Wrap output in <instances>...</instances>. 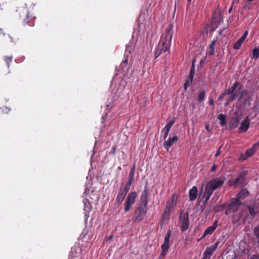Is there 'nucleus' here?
Returning a JSON list of instances; mask_svg holds the SVG:
<instances>
[{
  "label": "nucleus",
  "mask_w": 259,
  "mask_h": 259,
  "mask_svg": "<svg viewBox=\"0 0 259 259\" xmlns=\"http://www.w3.org/2000/svg\"><path fill=\"white\" fill-rule=\"evenodd\" d=\"M131 46V43H129V44L126 45V50L128 51L130 53H131L133 51V48H130Z\"/></svg>",
  "instance_id": "nucleus-34"
},
{
  "label": "nucleus",
  "mask_w": 259,
  "mask_h": 259,
  "mask_svg": "<svg viewBox=\"0 0 259 259\" xmlns=\"http://www.w3.org/2000/svg\"><path fill=\"white\" fill-rule=\"evenodd\" d=\"M239 0H236V3H239Z\"/></svg>",
  "instance_id": "nucleus-53"
},
{
  "label": "nucleus",
  "mask_w": 259,
  "mask_h": 259,
  "mask_svg": "<svg viewBox=\"0 0 259 259\" xmlns=\"http://www.w3.org/2000/svg\"><path fill=\"white\" fill-rule=\"evenodd\" d=\"M148 189H147V186H146L145 187L144 190L143 191V192L141 194L140 202L138 203V205L147 207V204L148 202Z\"/></svg>",
  "instance_id": "nucleus-10"
},
{
  "label": "nucleus",
  "mask_w": 259,
  "mask_h": 259,
  "mask_svg": "<svg viewBox=\"0 0 259 259\" xmlns=\"http://www.w3.org/2000/svg\"><path fill=\"white\" fill-rule=\"evenodd\" d=\"M241 204V201L237 199L233 200L231 203L229 205L227 210L225 211V213L228 214L231 212H234L237 211L238 209L239 206Z\"/></svg>",
  "instance_id": "nucleus-9"
},
{
  "label": "nucleus",
  "mask_w": 259,
  "mask_h": 259,
  "mask_svg": "<svg viewBox=\"0 0 259 259\" xmlns=\"http://www.w3.org/2000/svg\"><path fill=\"white\" fill-rule=\"evenodd\" d=\"M243 41H242L240 38L236 42V43L234 44L233 48L235 50H238L240 48L242 43Z\"/></svg>",
  "instance_id": "nucleus-24"
},
{
  "label": "nucleus",
  "mask_w": 259,
  "mask_h": 259,
  "mask_svg": "<svg viewBox=\"0 0 259 259\" xmlns=\"http://www.w3.org/2000/svg\"><path fill=\"white\" fill-rule=\"evenodd\" d=\"M179 225L182 231H185L188 229L189 222V213L188 212H184V210L181 211L179 217Z\"/></svg>",
  "instance_id": "nucleus-2"
},
{
  "label": "nucleus",
  "mask_w": 259,
  "mask_h": 259,
  "mask_svg": "<svg viewBox=\"0 0 259 259\" xmlns=\"http://www.w3.org/2000/svg\"><path fill=\"white\" fill-rule=\"evenodd\" d=\"M215 229V226H212L208 227L204 231L202 237H204L207 234H211Z\"/></svg>",
  "instance_id": "nucleus-20"
},
{
  "label": "nucleus",
  "mask_w": 259,
  "mask_h": 259,
  "mask_svg": "<svg viewBox=\"0 0 259 259\" xmlns=\"http://www.w3.org/2000/svg\"><path fill=\"white\" fill-rule=\"evenodd\" d=\"M205 93L204 91H201L199 95H198V101L199 102H202L203 101V100H204L205 99Z\"/></svg>",
  "instance_id": "nucleus-25"
},
{
  "label": "nucleus",
  "mask_w": 259,
  "mask_h": 259,
  "mask_svg": "<svg viewBox=\"0 0 259 259\" xmlns=\"http://www.w3.org/2000/svg\"><path fill=\"white\" fill-rule=\"evenodd\" d=\"M11 41H13V38H11Z\"/></svg>",
  "instance_id": "nucleus-57"
},
{
  "label": "nucleus",
  "mask_w": 259,
  "mask_h": 259,
  "mask_svg": "<svg viewBox=\"0 0 259 259\" xmlns=\"http://www.w3.org/2000/svg\"><path fill=\"white\" fill-rule=\"evenodd\" d=\"M216 168H217V165L215 164H213V166H212V167L211 168V171H214L215 170Z\"/></svg>",
  "instance_id": "nucleus-40"
},
{
  "label": "nucleus",
  "mask_w": 259,
  "mask_h": 259,
  "mask_svg": "<svg viewBox=\"0 0 259 259\" xmlns=\"http://www.w3.org/2000/svg\"><path fill=\"white\" fill-rule=\"evenodd\" d=\"M215 250V249L213 248V247L210 246L209 247L207 248L205 251L206 252L207 254L211 255Z\"/></svg>",
  "instance_id": "nucleus-27"
},
{
  "label": "nucleus",
  "mask_w": 259,
  "mask_h": 259,
  "mask_svg": "<svg viewBox=\"0 0 259 259\" xmlns=\"http://www.w3.org/2000/svg\"><path fill=\"white\" fill-rule=\"evenodd\" d=\"M194 75V69L192 70V68H191V72H190V75H189V79L191 80V81H192V80H193Z\"/></svg>",
  "instance_id": "nucleus-32"
},
{
  "label": "nucleus",
  "mask_w": 259,
  "mask_h": 259,
  "mask_svg": "<svg viewBox=\"0 0 259 259\" xmlns=\"http://www.w3.org/2000/svg\"><path fill=\"white\" fill-rule=\"evenodd\" d=\"M214 191V190L207 184L205 187L204 194L210 196Z\"/></svg>",
  "instance_id": "nucleus-21"
},
{
  "label": "nucleus",
  "mask_w": 259,
  "mask_h": 259,
  "mask_svg": "<svg viewBox=\"0 0 259 259\" xmlns=\"http://www.w3.org/2000/svg\"><path fill=\"white\" fill-rule=\"evenodd\" d=\"M3 33V30L0 29V34H2Z\"/></svg>",
  "instance_id": "nucleus-51"
},
{
  "label": "nucleus",
  "mask_w": 259,
  "mask_h": 259,
  "mask_svg": "<svg viewBox=\"0 0 259 259\" xmlns=\"http://www.w3.org/2000/svg\"><path fill=\"white\" fill-rule=\"evenodd\" d=\"M252 58L257 59L259 58V48H255L252 52Z\"/></svg>",
  "instance_id": "nucleus-23"
},
{
  "label": "nucleus",
  "mask_w": 259,
  "mask_h": 259,
  "mask_svg": "<svg viewBox=\"0 0 259 259\" xmlns=\"http://www.w3.org/2000/svg\"><path fill=\"white\" fill-rule=\"evenodd\" d=\"M172 25H169L165 32L161 36L160 40L155 51V58H157L161 54L168 51L172 39Z\"/></svg>",
  "instance_id": "nucleus-1"
},
{
  "label": "nucleus",
  "mask_w": 259,
  "mask_h": 259,
  "mask_svg": "<svg viewBox=\"0 0 259 259\" xmlns=\"http://www.w3.org/2000/svg\"><path fill=\"white\" fill-rule=\"evenodd\" d=\"M256 150V148H254V147H252L251 148L247 149L246 151L245 155L242 156V159L243 160H245L247 158L251 156L253 154V153L255 152Z\"/></svg>",
  "instance_id": "nucleus-18"
},
{
  "label": "nucleus",
  "mask_w": 259,
  "mask_h": 259,
  "mask_svg": "<svg viewBox=\"0 0 259 259\" xmlns=\"http://www.w3.org/2000/svg\"><path fill=\"white\" fill-rule=\"evenodd\" d=\"M192 81L190 79H188L186 81L185 84H184V89L185 90H187V86L190 85V84L192 83Z\"/></svg>",
  "instance_id": "nucleus-31"
},
{
  "label": "nucleus",
  "mask_w": 259,
  "mask_h": 259,
  "mask_svg": "<svg viewBox=\"0 0 259 259\" xmlns=\"http://www.w3.org/2000/svg\"><path fill=\"white\" fill-rule=\"evenodd\" d=\"M127 60H125L124 61V63L127 62Z\"/></svg>",
  "instance_id": "nucleus-54"
},
{
  "label": "nucleus",
  "mask_w": 259,
  "mask_h": 259,
  "mask_svg": "<svg viewBox=\"0 0 259 259\" xmlns=\"http://www.w3.org/2000/svg\"><path fill=\"white\" fill-rule=\"evenodd\" d=\"M246 37L244 36L243 35L240 38V39L242 41H244V40L246 39Z\"/></svg>",
  "instance_id": "nucleus-45"
},
{
  "label": "nucleus",
  "mask_w": 259,
  "mask_h": 259,
  "mask_svg": "<svg viewBox=\"0 0 259 259\" xmlns=\"http://www.w3.org/2000/svg\"><path fill=\"white\" fill-rule=\"evenodd\" d=\"M113 153H114L115 152V151H116L115 147H113Z\"/></svg>",
  "instance_id": "nucleus-50"
},
{
  "label": "nucleus",
  "mask_w": 259,
  "mask_h": 259,
  "mask_svg": "<svg viewBox=\"0 0 259 259\" xmlns=\"http://www.w3.org/2000/svg\"><path fill=\"white\" fill-rule=\"evenodd\" d=\"M198 195V189L197 187L194 186L192 187L191 189L189 190V199L191 201L194 200Z\"/></svg>",
  "instance_id": "nucleus-15"
},
{
  "label": "nucleus",
  "mask_w": 259,
  "mask_h": 259,
  "mask_svg": "<svg viewBox=\"0 0 259 259\" xmlns=\"http://www.w3.org/2000/svg\"><path fill=\"white\" fill-rule=\"evenodd\" d=\"M244 36H245V37H247V35H248V31H246L244 34H243Z\"/></svg>",
  "instance_id": "nucleus-48"
},
{
  "label": "nucleus",
  "mask_w": 259,
  "mask_h": 259,
  "mask_svg": "<svg viewBox=\"0 0 259 259\" xmlns=\"http://www.w3.org/2000/svg\"><path fill=\"white\" fill-rule=\"evenodd\" d=\"M222 147V146H221L219 148V149L217 151L215 155V157H217L220 154V153H221V148Z\"/></svg>",
  "instance_id": "nucleus-36"
},
{
  "label": "nucleus",
  "mask_w": 259,
  "mask_h": 259,
  "mask_svg": "<svg viewBox=\"0 0 259 259\" xmlns=\"http://www.w3.org/2000/svg\"><path fill=\"white\" fill-rule=\"evenodd\" d=\"M219 243L218 241H217V242H215L214 244H213L212 245H211L212 247H213V248L216 249V248H217L218 245H219Z\"/></svg>",
  "instance_id": "nucleus-38"
},
{
  "label": "nucleus",
  "mask_w": 259,
  "mask_h": 259,
  "mask_svg": "<svg viewBox=\"0 0 259 259\" xmlns=\"http://www.w3.org/2000/svg\"><path fill=\"white\" fill-rule=\"evenodd\" d=\"M174 124V120H172L169 121L165 126L164 130H170Z\"/></svg>",
  "instance_id": "nucleus-28"
},
{
  "label": "nucleus",
  "mask_w": 259,
  "mask_h": 259,
  "mask_svg": "<svg viewBox=\"0 0 259 259\" xmlns=\"http://www.w3.org/2000/svg\"><path fill=\"white\" fill-rule=\"evenodd\" d=\"M135 165L134 164L133 167L131 169L129 176H128V180L125 186H127L129 187H131L132 182L134 180V177L135 175Z\"/></svg>",
  "instance_id": "nucleus-16"
},
{
  "label": "nucleus",
  "mask_w": 259,
  "mask_h": 259,
  "mask_svg": "<svg viewBox=\"0 0 259 259\" xmlns=\"http://www.w3.org/2000/svg\"><path fill=\"white\" fill-rule=\"evenodd\" d=\"M250 259H259V256L253 255L250 257Z\"/></svg>",
  "instance_id": "nucleus-41"
},
{
  "label": "nucleus",
  "mask_w": 259,
  "mask_h": 259,
  "mask_svg": "<svg viewBox=\"0 0 259 259\" xmlns=\"http://www.w3.org/2000/svg\"><path fill=\"white\" fill-rule=\"evenodd\" d=\"M12 56H11L10 57H6V58L5 59L6 62L7 63V64L8 65V67H9L10 63L12 61Z\"/></svg>",
  "instance_id": "nucleus-30"
},
{
  "label": "nucleus",
  "mask_w": 259,
  "mask_h": 259,
  "mask_svg": "<svg viewBox=\"0 0 259 259\" xmlns=\"http://www.w3.org/2000/svg\"><path fill=\"white\" fill-rule=\"evenodd\" d=\"M204 198H205V200H204V203H206L207 202V201H208V200L210 199V196H208L205 194H204Z\"/></svg>",
  "instance_id": "nucleus-35"
},
{
  "label": "nucleus",
  "mask_w": 259,
  "mask_h": 259,
  "mask_svg": "<svg viewBox=\"0 0 259 259\" xmlns=\"http://www.w3.org/2000/svg\"><path fill=\"white\" fill-rule=\"evenodd\" d=\"M147 212L146 207L138 205L135 211V221L139 222L141 221Z\"/></svg>",
  "instance_id": "nucleus-3"
},
{
  "label": "nucleus",
  "mask_w": 259,
  "mask_h": 259,
  "mask_svg": "<svg viewBox=\"0 0 259 259\" xmlns=\"http://www.w3.org/2000/svg\"><path fill=\"white\" fill-rule=\"evenodd\" d=\"M217 43V41L215 40H213L211 42L210 45L209 46L208 48L207 49L206 52V58H207L208 57H212L215 54L214 51V46H215Z\"/></svg>",
  "instance_id": "nucleus-13"
},
{
  "label": "nucleus",
  "mask_w": 259,
  "mask_h": 259,
  "mask_svg": "<svg viewBox=\"0 0 259 259\" xmlns=\"http://www.w3.org/2000/svg\"><path fill=\"white\" fill-rule=\"evenodd\" d=\"M189 1H190L191 0H189Z\"/></svg>",
  "instance_id": "nucleus-58"
},
{
  "label": "nucleus",
  "mask_w": 259,
  "mask_h": 259,
  "mask_svg": "<svg viewBox=\"0 0 259 259\" xmlns=\"http://www.w3.org/2000/svg\"><path fill=\"white\" fill-rule=\"evenodd\" d=\"M249 193L245 189L242 190L237 195L236 199L241 201L248 196Z\"/></svg>",
  "instance_id": "nucleus-17"
},
{
  "label": "nucleus",
  "mask_w": 259,
  "mask_h": 259,
  "mask_svg": "<svg viewBox=\"0 0 259 259\" xmlns=\"http://www.w3.org/2000/svg\"><path fill=\"white\" fill-rule=\"evenodd\" d=\"M248 210H249V212L250 213V214L251 215V216H254L256 214V212L254 210V209L251 207V206H249L248 207Z\"/></svg>",
  "instance_id": "nucleus-29"
},
{
  "label": "nucleus",
  "mask_w": 259,
  "mask_h": 259,
  "mask_svg": "<svg viewBox=\"0 0 259 259\" xmlns=\"http://www.w3.org/2000/svg\"><path fill=\"white\" fill-rule=\"evenodd\" d=\"M238 82H235L233 86L227 91V94L230 95V96L228 100L227 101L226 104V106H227L228 104H229L230 102H232L233 100H235L237 98V96L235 94V90L237 87L238 86Z\"/></svg>",
  "instance_id": "nucleus-7"
},
{
  "label": "nucleus",
  "mask_w": 259,
  "mask_h": 259,
  "mask_svg": "<svg viewBox=\"0 0 259 259\" xmlns=\"http://www.w3.org/2000/svg\"><path fill=\"white\" fill-rule=\"evenodd\" d=\"M242 96H240L238 98V100H240L241 99Z\"/></svg>",
  "instance_id": "nucleus-52"
},
{
  "label": "nucleus",
  "mask_w": 259,
  "mask_h": 259,
  "mask_svg": "<svg viewBox=\"0 0 259 259\" xmlns=\"http://www.w3.org/2000/svg\"><path fill=\"white\" fill-rule=\"evenodd\" d=\"M168 131H165V132H164V137L165 139L166 138V137L168 135Z\"/></svg>",
  "instance_id": "nucleus-44"
},
{
  "label": "nucleus",
  "mask_w": 259,
  "mask_h": 259,
  "mask_svg": "<svg viewBox=\"0 0 259 259\" xmlns=\"http://www.w3.org/2000/svg\"><path fill=\"white\" fill-rule=\"evenodd\" d=\"M211 255L206 253V252H204L203 253V257L205 259H209Z\"/></svg>",
  "instance_id": "nucleus-33"
},
{
  "label": "nucleus",
  "mask_w": 259,
  "mask_h": 259,
  "mask_svg": "<svg viewBox=\"0 0 259 259\" xmlns=\"http://www.w3.org/2000/svg\"><path fill=\"white\" fill-rule=\"evenodd\" d=\"M249 120L248 117H246L242 121L239 130H248L249 127Z\"/></svg>",
  "instance_id": "nucleus-19"
},
{
  "label": "nucleus",
  "mask_w": 259,
  "mask_h": 259,
  "mask_svg": "<svg viewBox=\"0 0 259 259\" xmlns=\"http://www.w3.org/2000/svg\"><path fill=\"white\" fill-rule=\"evenodd\" d=\"M218 119L220 120L221 125L226 124V116L223 114H220L218 116Z\"/></svg>",
  "instance_id": "nucleus-22"
},
{
  "label": "nucleus",
  "mask_w": 259,
  "mask_h": 259,
  "mask_svg": "<svg viewBox=\"0 0 259 259\" xmlns=\"http://www.w3.org/2000/svg\"><path fill=\"white\" fill-rule=\"evenodd\" d=\"M130 187L127 186H121L116 197V201L118 204H121L125 198Z\"/></svg>",
  "instance_id": "nucleus-5"
},
{
  "label": "nucleus",
  "mask_w": 259,
  "mask_h": 259,
  "mask_svg": "<svg viewBox=\"0 0 259 259\" xmlns=\"http://www.w3.org/2000/svg\"><path fill=\"white\" fill-rule=\"evenodd\" d=\"M219 243L218 241H217V242H215L214 244H213L212 245H211L212 247H213V248L216 249V248H217L218 245H219Z\"/></svg>",
  "instance_id": "nucleus-39"
},
{
  "label": "nucleus",
  "mask_w": 259,
  "mask_h": 259,
  "mask_svg": "<svg viewBox=\"0 0 259 259\" xmlns=\"http://www.w3.org/2000/svg\"><path fill=\"white\" fill-rule=\"evenodd\" d=\"M209 103L210 105H213V101L212 99H210L209 100Z\"/></svg>",
  "instance_id": "nucleus-46"
},
{
  "label": "nucleus",
  "mask_w": 259,
  "mask_h": 259,
  "mask_svg": "<svg viewBox=\"0 0 259 259\" xmlns=\"http://www.w3.org/2000/svg\"><path fill=\"white\" fill-rule=\"evenodd\" d=\"M259 146V141L255 144H253L252 146V147H254V148H256V147Z\"/></svg>",
  "instance_id": "nucleus-42"
},
{
  "label": "nucleus",
  "mask_w": 259,
  "mask_h": 259,
  "mask_svg": "<svg viewBox=\"0 0 259 259\" xmlns=\"http://www.w3.org/2000/svg\"><path fill=\"white\" fill-rule=\"evenodd\" d=\"M179 139V138L177 136H173L172 137H169L167 141H166L163 143L164 147L166 149L167 151H168L169 148H170L174 144L176 143Z\"/></svg>",
  "instance_id": "nucleus-12"
},
{
  "label": "nucleus",
  "mask_w": 259,
  "mask_h": 259,
  "mask_svg": "<svg viewBox=\"0 0 259 259\" xmlns=\"http://www.w3.org/2000/svg\"><path fill=\"white\" fill-rule=\"evenodd\" d=\"M113 236L112 235L109 236V237H107L106 238V241H110L113 238Z\"/></svg>",
  "instance_id": "nucleus-43"
},
{
  "label": "nucleus",
  "mask_w": 259,
  "mask_h": 259,
  "mask_svg": "<svg viewBox=\"0 0 259 259\" xmlns=\"http://www.w3.org/2000/svg\"><path fill=\"white\" fill-rule=\"evenodd\" d=\"M253 0H248L249 2H252L253 1Z\"/></svg>",
  "instance_id": "nucleus-55"
},
{
  "label": "nucleus",
  "mask_w": 259,
  "mask_h": 259,
  "mask_svg": "<svg viewBox=\"0 0 259 259\" xmlns=\"http://www.w3.org/2000/svg\"><path fill=\"white\" fill-rule=\"evenodd\" d=\"M170 234L171 231L168 230L164 238V243L161 246L162 252L160 254V257L165 256L168 251V249L169 248V242Z\"/></svg>",
  "instance_id": "nucleus-8"
},
{
  "label": "nucleus",
  "mask_w": 259,
  "mask_h": 259,
  "mask_svg": "<svg viewBox=\"0 0 259 259\" xmlns=\"http://www.w3.org/2000/svg\"><path fill=\"white\" fill-rule=\"evenodd\" d=\"M226 94H227V92H226V93H224V94H223L222 95H221V96L220 97L219 99H220V100H221V99L224 97V96H225V95H226Z\"/></svg>",
  "instance_id": "nucleus-47"
},
{
  "label": "nucleus",
  "mask_w": 259,
  "mask_h": 259,
  "mask_svg": "<svg viewBox=\"0 0 259 259\" xmlns=\"http://www.w3.org/2000/svg\"><path fill=\"white\" fill-rule=\"evenodd\" d=\"M172 207V202L170 204H168L165 208V209L162 214V220L163 221L168 220L171 211V208Z\"/></svg>",
  "instance_id": "nucleus-14"
},
{
  "label": "nucleus",
  "mask_w": 259,
  "mask_h": 259,
  "mask_svg": "<svg viewBox=\"0 0 259 259\" xmlns=\"http://www.w3.org/2000/svg\"><path fill=\"white\" fill-rule=\"evenodd\" d=\"M253 233L259 243V225H257L253 230Z\"/></svg>",
  "instance_id": "nucleus-26"
},
{
  "label": "nucleus",
  "mask_w": 259,
  "mask_h": 259,
  "mask_svg": "<svg viewBox=\"0 0 259 259\" xmlns=\"http://www.w3.org/2000/svg\"><path fill=\"white\" fill-rule=\"evenodd\" d=\"M224 183V179H215L211 180L207 184L214 190L221 187Z\"/></svg>",
  "instance_id": "nucleus-11"
},
{
  "label": "nucleus",
  "mask_w": 259,
  "mask_h": 259,
  "mask_svg": "<svg viewBox=\"0 0 259 259\" xmlns=\"http://www.w3.org/2000/svg\"><path fill=\"white\" fill-rule=\"evenodd\" d=\"M234 1L232 3V6H231V7L230 8V9H229V11H228V12L229 13H231L232 11V10H233V6L234 4Z\"/></svg>",
  "instance_id": "nucleus-37"
},
{
  "label": "nucleus",
  "mask_w": 259,
  "mask_h": 259,
  "mask_svg": "<svg viewBox=\"0 0 259 259\" xmlns=\"http://www.w3.org/2000/svg\"><path fill=\"white\" fill-rule=\"evenodd\" d=\"M27 15V17L28 18V13H27V15Z\"/></svg>",
  "instance_id": "nucleus-56"
},
{
  "label": "nucleus",
  "mask_w": 259,
  "mask_h": 259,
  "mask_svg": "<svg viewBox=\"0 0 259 259\" xmlns=\"http://www.w3.org/2000/svg\"><path fill=\"white\" fill-rule=\"evenodd\" d=\"M137 196V194L135 191L132 192L128 195L124 203V210L125 212L128 211L131 206L134 204Z\"/></svg>",
  "instance_id": "nucleus-4"
},
{
  "label": "nucleus",
  "mask_w": 259,
  "mask_h": 259,
  "mask_svg": "<svg viewBox=\"0 0 259 259\" xmlns=\"http://www.w3.org/2000/svg\"><path fill=\"white\" fill-rule=\"evenodd\" d=\"M217 225H218V223L217 221H215L214 224H213V226H215V228H217Z\"/></svg>",
  "instance_id": "nucleus-49"
},
{
  "label": "nucleus",
  "mask_w": 259,
  "mask_h": 259,
  "mask_svg": "<svg viewBox=\"0 0 259 259\" xmlns=\"http://www.w3.org/2000/svg\"><path fill=\"white\" fill-rule=\"evenodd\" d=\"M231 185L235 187H237L238 186L244 187L246 185L245 181V174L244 172H241L239 174L238 177L232 182H230Z\"/></svg>",
  "instance_id": "nucleus-6"
}]
</instances>
